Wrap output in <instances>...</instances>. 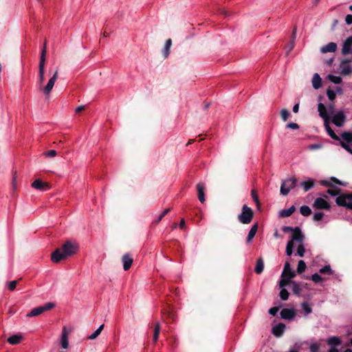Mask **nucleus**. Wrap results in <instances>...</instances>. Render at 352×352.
Returning a JSON list of instances; mask_svg holds the SVG:
<instances>
[{
	"mask_svg": "<svg viewBox=\"0 0 352 352\" xmlns=\"http://www.w3.org/2000/svg\"><path fill=\"white\" fill-rule=\"evenodd\" d=\"M264 270V262L261 258H259L256 261V266H255V272L258 274H260L263 272Z\"/></svg>",
	"mask_w": 352,
	"mask_h": 352,
	"instance_id": "cd10ccee",
	"label": "nucleus"
},
{
	"mask_svg": "<svg viewBox=\"0 0 352 352\" xmlns=\"http://www.w3.org/2000/svg\"><path fill=\"white\" fill-rule=\"evenodd\" d=\"M281 230L283 232H293V234L291 236V238L297 237L299 236L300 235H304L301 231V229L298 226L295 228H292L291 226H283Z\"/></svg>",
	"mask_w": 352,
	"mask_h": 352,
	"instance_id": "ddd939ff",
	"label": "nucleus"
},
{
	"mask_svg": "<svg viewBox=\"0 0 352 352\" xmlns=\"http://www.w3.org/2000/svg\"><path fill=\"white\" fill-rule=\"evenodd\" d=\"M122 261L123 263V269L126 271L131 268L133 259L129 254H125L122 256Z\"/></svg>",
	"mask_w": 352,
	"mask_h": 352,
	"instance_id": "f3484780",
	"label": "nucleus"
},
{
	"mask_svg": "<svg viewBox=\"0 0 352 352\" xmlns=\"http://www.w3.org/2000/svg\"><path fill=\"white\" fill-rule=\"evenodd\" d=\"M294 113H298V111H299V104L297 103V104H295L293 107V109H292Z\"/></svg>",
	"mask_w": 352,
	"mask_h": 352,
	"instance_id": "e2e57ef3",
	"label": "nucleus"
},
{
	"mask_svg": "<svg viewBox=\"0 0 352 352\" xmlns=\"http://www.w3.org/2000/svg\"><path fill=\"white\" fill-rule=\"evenodd\" d=\"M321 78L318 73L314 74L312 78V86L315 89H318L321 87Z\"/></svg>",
	"mask_w": 352,
	"mask_h": 352,
	"instance_id": "5701e85b",
	"label": "nucleus"
},
{
	"mask_svg": "<svg viewBox=\"0 0 352 352\" xmlns=\"http://www.w3.org/2000/svg\"><path fill=\"white\" fill-rule=\"evenodd\" d=\"M297 179L294 177H290L284 180L280 186V194L286 196L290 190L293 189L296 184Z\"/></svg>",
	"mask_w": 352,
	"mask_h": 352,
	"instance_id": "39448f33",
	"label": "nucleus"
},
{
	"mask_svg": "<svg viewBox=\"0 0 352 352\" xmlns=\"http://www.w3.org/2000/svg\"><path fill=\"white\" fill-rule=\"evenodd\" d=\"M12 188L13 190H16V189L17 188V184H16V176L15 175H14L13 178H12Z\"/></svg>",
	"mask_w": 352,
	"mask_h": 352,
	"instance_id": "052dcab7",
	"label": "nucleus"
},
{
	"mask_svg": "<svg viewBox=\"0 0 352 352\" xmlns=\"http://www.w3.org/2000/svg\"><path fill=\"white\" fill-rule=\"evenodd\" d=\"M21 340L22 336L21 335H13L8 338V342L10 344H17L21 342Z\"/></svg>",
	"mask_w": 352,
	"mask_h": 352,
	"instance_id": "7c9ffc66",
	"label": "nucleus"
},
{
	"mask_svg": "<svg viewBox=\"0 0 352 352\" xmlns=\"http://www.w3.org/2000/svg\"><path fill=\"white\" fill-rule=\"evenodd\" d=\"M300 186L303 187L305 192L311 189L314 186V182L312 179H308L307 181H303L300 183Z\"/></svg>",
	"mask_w": 352,
	"mask_h": 352,
	"instance_id": "c756f323",
	"label": "nucleus"
},
{
	"mask_svg": "<svg viewBox=\"0 0 352 352\" xmlns=\"http://www.w3.org/2000/svg\"><path fill=\"white\" fill-rule=\"evenodd\" d=\"M336 203L339 206H344L352 210V192L338 196L336 199Z\"/></svg>",
	"mask_w": 352,
	"mask_h": 352,
	"instance_id": "7ed1b4c3",
	"label": "nucleus"
},
{
	"mask_svg": "<svg viewBox=\"0 0 352 352\" xmlns=\"http://www.w3.org/2000/svg\"><path fill=\"white\" fill-rule=\"evenodd\" d=\"M16 284H17V281L16 280H12V281L8 282L7 283V286H8V288L10 291H13V290L15 289V288L16 287Z\"/></svg>",
	"mask_w": 352,
	"mask_h": 352,
	"instance_id": "de8ad7c7",
	"label": "nucleus"
},
{
	"mask_svg": "<svg viewBox=\"0 0 352 352\" xmlns=\"http://www.w3.org/2000/svg\"><path fill=\"white\" fill-rule=\"evenodd\" d=\"M31 186L41 191H45L49 189L48 185L40 179H36L34 182H32Z\"/></svg>",
	"mask_w": 352,
	"mask_h": 352,
	"instance_id": "a211bd4d",
	"label": "nucleus"
},
{
	"mask_svg": "<svg viewBox=\"0 0 352 352\" xmlns=\"http://www.w3.org/2000/svg\"><path fill=\"white\" fill-rule=\"evenodd\" d=\"M336 184L342 185L341 182L334 177H331L329 181L324 182V185L327 186L334 187Z\"/></svg>",
	"mask_w": 352,
	"mask_h": 352,
	"instance_id": "2f4dec72",
	"label": "nucleus"
},
{
	"mask_svg": "<svg viewBox=\"0 0 352 352\" xmlns=\"http://www.w3.org/2000/svg\"><path fill=\"white\" fill-rule=\"evenodd\" d=\"M257 230H258V226H257V223H255L252 226L251 229L250 230V231L248 232V234L247 236V240H246L248 243H251L252 242V239L254 237V236L257 232Z\"/></svg>",
	"mask_w": 352,
	"mask_h": 352,
	"instance_id": "4be33fe9",
	"label": "nucleus"
},
{
	"mask_svg": "<svg viewBox=\"0 0 352 352\" xmlns=\"http://www.w3.org/2000/svg\"><path fill=\"white\" fill-rule=\"evenodd\" d=\"M342 54L343 55L352 54V36L347 37L343 42Z\"/></svg>",
	"mask_w": 352,
	"mask_h": 352,
	"instance_id": "9b49d317",
	"label": "nucleus"
},
{
	"mask_svg": "<svg viewBox=\"0 0 352 352\" xmlns=\"http://www.w3.org/2000/svg\"><path fill=\"white\" fill-rule=\"evenodd\" d=\"M285 273L289 274V276L287 278L291 279L295 276V272L293 270H292L291 266H290V264L289 262H286L285 263L282 276H283Z\"/></svg>",
	"mask_w": 352,
	"mask_h": 352,
	"instance_id": "393cba45",
	"label": "nucleus"
},
{
	"mask_svg": "<svg viewBox=\"0 0 352 352\" xmlns=\"http://www.w3.org/2000/svg\"><path fill=\"white\" fill-rule=\"evenodd\" d=\"M345 120L346 116L344 111H339L333 116L331 121L336 126L341 127L343 126Z\"/></svg>",
	"mask_w": 352,
	"mask_h": 352,
	"instance_id": "9d476101",
	"label": "nucleus"
},
{
	"mask_svg": "<svg viewBox=\"0 0 352 352\" xmlns=\"http://www.w3.org/2000/svg\"><path fill=\"white\" fill-rule=\"evenodd\" d=\"M279 310L278 307H273L269 309V314L273 316H276Z\"/></svg>",
	"mask_w": 352,
	"mask_h": 352,
	"instance_id": "5fc2aeb1",
	"label": "nucleus"
},
{
	"mask_svg": "<svg viewBox=\"0 0 352 352\" xmlns=\"http://www.w3.org/2000/svg\"><path fill=\"white\" fill-rule=\"evenodd\" d=\"M305 269H306V264H305V261L302 260L299 261L298 263L297 272L299 274H301L305 272Z\"/></svg>",
	"mask_w": 352,
	"mask_h": 352,
	"instance_id": "a19ab883",
	"label": "nucleus"
},
{
	"mask_svg": "<svg viewBox=\"0 0 352 352\" xmlns=\"http://www.w3.org/2000/svg\"><path fill=\"white\" fill-rule=\"evenodd\" d=\"M311 280L314 283H318L322 280V278L320 274H318V273H314V274L311 275Z\"/></svg>",
	"mask_w": 352,
	"mask_h": 352,
	"instance_id": "49530a36",
	"label": "nucleus"
},
{
	"mask_svg": "<svg viewBox=\"0 0 352 352\" xmlns=\"http://www.w3.org/2000/svg\"><path fill=\"white\" fill-rule=\"evenodd\" d=\"M197 189L198 192V199L200 202L204 203L205 201V186L204 184L199 183L197 185Z\"/></svg>",
	"mask_w": 352,
	"mask_h": 352,
	"instance_id": "412c9836",
	"label": "nucleus"
},
{
	"mask_svg": "<svg viewBox=\"0 0 352 352\" xmlns=\"http://www.w3.org/2000/svg\"><path fill=\"white\" fill-rule=\"evenodd\" d=\"M289 283H290L292 285V290L293 293L294 294H296V296H300V292H301V289L300 287L299 284L298 283H296V281L291 280V279H289Z\"/></svg>",
	"mask_w": 352,
	"mask_h": 352,
	"instance_id": "a878e982",
	"label": "nucleus"
},
{
	"mask_svg": "<svg viewBox=\"0 0 352 352\" xmlns=\"http://www.w3.org/2000/svg\"><path fill=\"white\" fill-rule=\"evenodd\" d=\"M104 329V324H101L94 332H93L90 336H88V339L94 340L96 339L101 333L102 329Z\"/></svg>",
	"mask_w": 352,
	"mask_h": 352,
	"instance_id": "f704fd0d",
	"label": "nucleus"
},
{
	"mask_svg": "<svg viewBox=\"0 0 352 352\" xmlns=\"http://www.w3.org/2000/svg\"><path fill=\"white\" fill-rule=\"evenodd\" d=\"M171 45H172V41H171V39L169 38L166 41V43H165V45H164V47L163 50V54L165 58H167L168 56L169 55L170 48L171 47Z\"/></svg>",
	"mask_w": 352,
	"mask_h": 352,
	"instance_id": "473e14b6",
	"label": "nucleus"
},
{
	"mask_svg": "<svg viewBox=\"0 0 352 352\" xmlns=\"http://www.w3.org/2000/svg\"><path fill=\"white\" fill-rule=\"evenodd\" d=\"M305 249L303 244L300 243L297 248V255L300 257H303L305 255Z\"/></svg>",
	"mask_w": 352,
	"mask_h": 352,
	"instance_id": "c03bdc74",
	"label": "nucleus"
},
{
	"mask_svg": "<svg viewBox=\"0 0 352 352\" xmlns=\"http://www.w3.org/2000/svg\"><path fill=\"white\" fill-rule=\"evenodd\" d=\"M179 227L183 229L184 227H185V221L184 219H182L181 221H180V223H179Z\"/></svg>",
	"mask_w": 352,
	"mask_h": 352,
	"instance_id": "0e129e2a",
	"label": "nucleus"
},
{
	"mask_svg": "<svg viewBox=\"0 0 352 352\" xmlns=\"http://www.w3.org/2000/svg\"><path fill=\"white\" fill-rule=\"evenodd\" d=\"M341 339L337 336H331L327 338V343L330 347L336 348L341 344Z\"/></svg>",
	"mask_w": 352,
	"mask_h": 352,
	"instance_id": "aec40b11",
	"label": "nucleus"
},
{
	"mask_svg": "<svg viewBox=\"0 0 352 352\" xmlns=\"http://www.w3.org/2000/svg\"><path fill=\"white\" fill-rule=\"evenodd\" d=\"M322 147V145L320 144H313L308 146L309 150H316L319 149Z\"/></svg>",
	"mask_w": 352,
	"mask_h": 352,
	"instance_id": "6e6d98bb",
	"label": "nucleus"
},
{
	"mask_svg": "<svg viewBox=\"0 0 352 352\" xmlns=\"http://www.w3.org/2000/svg\"><path fill=\"white\" fill-rule=\"evenodd\" d=\"M285 329V325L280 322L273 327L272 332L276 337H280L283 334Z\"/></svg>",
	"mask_w": 352,
	"mask_h": 352,
	"instance_id": "dca6fc26",
	"label": "nucleus"
},
{
	"mask_svg": "<svg viewBox=\"0 0 352 352\" xmlns=\"http://www.w3.org/2000/svg\"><path fill=\"white\" fill-rule=\"evenodd\" d=\"M55 306L54 303L53 302H47L42 306L34 307L32 309V311L27 314L28 317H34L36 316H38L43 312L48 311L52 308H54Z\"/></svg>",
	"mask_w": 352,
	"mask_h": 352,
	"instance_id": "423d86ee",
	"label": "nucleus"
},
{
	"mask_svg": "<svg viewBox=\"0 0 352 352\" xmlns=\"http://www.w3.org/2000/svg\"><path fill=\"white\" fill-rule=\"evenodd\" d=\"M252 210L246 205H244L241 214L239 215V221L243 224L250 223L252 219Z\"/></svg>",
	"mask_w": 352,
	"mask_h": 352,
	"instance_id": "20e7f679",
	"label": "nucleus"
},
{
	"mask_svg": "<svg viewBox=\"0 0 352 352\" xmlns=\"http://www.w3.org/2000/svg\"><path fill=\"white\" fill-rule=\"evenodd\" d=\"M296 210L294 206H292L287 209H283L279 212V216L281 217H287L292 215Z\"/></svg>",
	"mask_w": 352,
	"mask_h": 352,
	"instance_id": "b1692460",
	"label": "nucleus"
},
{
	"mask_svg": "<svg viewBox=\"0 0 352 352\" xmlns=\"http://www.w3.org/2000/svg\"><path fill=\"white\" fill-rule=\"evenodd\" d=\"M84 109V106H79L76 109V112H80Z\"/></svg>",
	"mask_w": 352,
	"mask_h": 352,
	"instance_id": "774afa93",
	"label": "nucleus"
},
{
	"mask_svg": "<svg viewBox=\"0 0 352 352\" xmlns=\"http://www.w3.org/2000/svg\"><path fill=\"white\" fill-rule=\"evenodd\" d=\"M78 250V245L76 243L71 241H67L62 245L61 248H57L51 256L52 262L57 263L62 260L75 254Z\"/></svg>",
	"mask_w": 352,
	"mask_h": 352,
	"instance_id": "f03ea898",
	"label": "nucleus"
},
{
	"mask_svg": "<svg viewBox=\"0 0 352 352\" xmlns=\"http://www.w3.org/2000/svg\"><path fill=\"white\" fill-rule=\"evenodd\" d=\"M328 79L333 83L339 85L342 82V79L340 76H334L333 74L328 75Z\"/></svg>",
	"mask_w": 352,
	"mask_h": 352,
	"instance_id": "c9c22d12",
	"label": "nucleus"
},
{
	"mask_svg": "<svg viewBox=\"0 0 352 352\" xmlns=\"http://www.w3.org/2000/svg\"><path fill=\"white\" fill-rule=\"evenodd\" d=\"M328 352H339L337 348L330 347Z\"/></svg>",
	"mask_w": 352,
	"mask_h": 352,
	"instance_id": "338daca9",
	"label": "nucleus"
},
{
	"mask_svg": "<svg viewBox=\"0 0 352 352\" xmlns=\"http://www.w3.org/2000/svg\"><path fill=\"white\" fill-rule=\"evenodd\" d=\"M289 278H283L279 281V287L280 288L279 296L282 300H287L289 298V292L285 288V287L289 284Z\"/></svg>",
	"mask_w": 352,
	"mask_h": 352,
	"instance_id": "1a4fd4ad",
	"label": "nucleus"
},
{
	"mask_svg": "<svg viewBox=\"0 0 352 352\" xmlns=\"http://www.w3.org/2000/svg\"><path fill=\"white\" fill-rule=\"evenodd\" d=\"M318 111L319 112V116L324 120V122L329 121V113H328L327 109L324 104L320 102L318 104Z\"/></svg>",
	"mask_w": 352,
	"mask_h": 352,
	"instance_id": "2eb2a0df",
	"label": "nucleus"
},
{
	"mask_svg": "<svg viewBox=\"0 0 352 352\" xmlns=\"http://www.w3.org/2000/svg\"><path fill=\"white\" fill-rule=\"evenodd\" d=\"M324 217V213L322 212H317L314 214L313 219L315 221H321Z\"/></svg>",
	"mask_w": 352,
	"mask_h": 352,
	"instance_id": "37998d69",
	"label": "nucleus"
},
{
	"mask_svg": "<svg viewBox=\"0 0 352 352\" xmlns=\"http://www.w3.org/2000/svg\"><path fill=\"white\" fill-rule=\"evenodd\" d=\"M60 344H61V346L63 349H68V347H69L68 336H67V333L65 331V330H63V331L62 333Z\"/></svg>",
	"mask_w": 352,
	"mask_h": 352,
	"instance_id": "c85d7f7f",
	"label": "nucleus"
},
{
	"mask_svg": "<svg viewBox=\"0 0 352 352\" xmlns=\"http://www.w3.org/2000/svg\"><path fill=\"white\" fill-rule=\"evenodd\" d=\"M160 332V327L159 323H157L155 326L154 333H153V340L154 342H156L157 341Z\"/></svg>",
	"mask_w": 352,
	"mask_h": 352,
	"instance_id": "ea45409f",
	"label": "nucleus"
},
{
	"mask_svg": "<svg viewBox=\"0 0 352 352\" xmlns=\"http://www.w3.org/2000/svg\"><path fill=\"white\" fill-rule=\"evenodd\" d=\"M170 210V208H166L157 217L156 222H160L163 217Z\"/></svg>",
	"mask_w": 352,
	"mask_h": 352,
	"instance_id": "603ef678",
	"label": "nucleus"
},
{
	"mask_svg": "<svg viewBox=\"0 0 352 352\" xmlns=\"http://www.w3.org/2000/svg\"><path fill=\"white\" fill-rule=\"evenodd\" d=\"M280 115L283 120L286 121L288 119L289 116H290V113L287 109H283L280 111Z\"/></svg>",
	"mask_w": 352,
	"mask_h": 352,
	"instance_id": "a18cd8bd",
	"label": "nucleus"
},
{
	"mask_svg": "<svg viewBox=\"0 0 352 352\" xmlns=\"http://www.w3.org/2000/svg\"><path fill=\"white\" fill-rule=\"evenodd\" d=\"M286 128L293 130H297L299 129V125L295 122H290L286 125Z\"/></svg>",
	"mask_w": 352,
	"mask_h": 352,
	"instance_id": "3c124183",
	"label": "nucleus"
},
{
	"mask_svg": "<svg viewBox=\"0 0 352 352\" xmlns=\"http://www.w3.org/2000/svg\"><path fill=\"white\" fill-rule=\"evenodd\" d=\"M328 110L329 114H332L334 112V104L333 103H330L328 105Z\"/></svg>",
	"mask_w": 352,
	"mask_h": 352,
	"instance_id": "680f3d73",
	"label": "nucleus"
},
{
	"mask_svg": "<svg viewBox=\"0 0 352 352\" xmlns=\"http://www.w3.org/2000/svg\"><path fill=\"white\" fill-rule=\"evenodd\" d=\"M309 349L311 352H318L320 349V345L316 342L312 343L311 344Z\"/></svg>",
	"mask_w": 352,
	"mask_h": 352,
	"instance_id": "8fccbe9b",
	"label": "nucleus"
},
{
	"mask_svg": "<svg viewBox=\"0 0 352 352\" xmlns=\"http://www.w3.org/2000/svg\"><path fill=\"white\" fill-rule=\"evenodd\" d=\"M342 138L346 142V144L352 143V133L344 132L342 133Z\"/></svg>",
	"mask_w": 352,
	"mask_h": 352,
	"instance_id": "e433bc0d",
	"label": "nucleus"
},
{
	"mask_svg": "<svg viewBox=\"0 0 352 352\" xmlns=\"http://www.w3.org/2000/svg\"><path fill=\"white\" fill-rule=\"evenodd\" d=\"M337 50V44L333 42H330L321 47L320 52L323 54L327 52H335Z\"/></svg>",
	"mask_w": 352,
	"mask_h": 352,
	"instance_id": "6ab92c4d",
	"label": "nucleus"
},
{
	"mask_svg": "<svg viewBox=\"0 0 352 352\" xmlns=\"http://www.w3.org/2000/svg\"><path fill=\"white\" fill-rule=\"evenodd\" d=\"M320 273L325 274H332L333 273L332 269L331 268V266L329 265H326L324 267H321L319 270Z\"/></svg>",
	"mask_w": 352,
	"mask_h": 352,
	"instance_id": "4c0bfd02",
	"label": "nucleus"
},
{
	"mask_svg": "<svg viewBox=\"0 0 352 352\" xmlns=\"http://www.w3.org/2000/svg\"><path fill=\"white\" fill-rule=\"evenodd\" d=\"M351 59L342 60L340 64V74L344 76H348L352 73V65Z\"/></svg>",
	"mask_w": 352,
	"mask_h": 352,
	"instance_id": "6e6552de",
	"label": "nucleus"
},
{
	"mask_svg": "<svg viewBox=\"0 0 352 352\" xmlns=\"http://www.w3.org/2000/svg\"><path fill=\"white\" fill-rule=\"evenodd\" d=\"M44 155H45L46 157H52L56 156V151L55 150H50V151H47V152L44 153Z\"/></svg>",
	"mask_w": 352,
	"mask_h": 352,
	"instance_id": "4d7b16f0",
	"label": "nucleus"
},
{
	"mask_svg": "<svg viewBox=\"0 0 352 352\" xmlns=\"http://www.w3.org/2000/svg\"><path fill=\"white\" fill-rule=\"evenodd\" d=\"M296 316L294 309H283L280 311V317L285 320H293Z\"/></svg>",
	"mask_w": 352,
	"mask_h": 352,
	"instance_id": "4468645a",
	"label": "nucleus"
},
{
	"mask_svg": "<svg viewBox=\"0 0 352 352\" xmlns=\"http://www.w3.org/2000/svg\"><path fill=\"white\" fill-rule=\"evenodd\" d=\"M341 146L343 147L346 151H347L349 153L352 154V143L351 144H346L344 142H341Z\"/></svg>",
	"mask_w": 352,
	"mask_h": 352,
	"instance_id": "09e8293b",
	"label": "nucleus"
},
{
	"mask_svg": "<svg viewBox=\"0 0 352 352\" xmlns=\"http://www.w3.org/2000/svg\"><path fill=\"white\" fill-rule=\"evenodd\" d=\"M336 92L338 93V94H342V89L341 87H336Z\"/></svg>",
	"mask_w": 352,
	"mask_h": 352,
	"instance_id": "69168bd1",
	"label": "nucleus"
},
{
	"mask_svg": "<svg viewBox=\"0 0 352 352\" xmlns=\"http://www.w3.org/2000/svg\"><path fill=\"white\" fill-rule=\"evenodd\" d=\"M300 212L304 217H308L311 214V210L308 206H302L300 208Z\"/></svg>",
	"mask_w": 352,
	"mask_h": 352,
	"instance_id": "72a5a7b5",
	"label": "nucleus"
},
{
	"mask_svg": "<svg viewBox=\"0 0 352 352\" xmlns=\"http://www.w3.org/2000/svg\"><path fill=\"white\" fill-rule=\"evenodd\" d=\"M345 21L347 25L352 24V14H347L345 17Z\"/></svg>",
	"mask_w": 352,
	"mask_h": 352,
	"instance_id": "bf43d9fd",
	"label": "nucleus"
},
{
	"mask_svg": "<svg viewBox=\"0 0 352 352\" xmlns=\"http://www.w3.org/2000/svg\"><path fill=\"white\" fill-rule=\"evenodd\" d=\"M304 239L305 235H300L299 236L297 237L290 238L286 245V254L289 256L292 254L294 248V241L302 243Z\"/></svg>",
	"mask_w": 352,
	"mask_h": 352,
	"instance_id": "0eeeda50",
	"label": "nucleus"
},
{
	"mask_svg": "<svg viewBox=\"0 0 352 352\" xmlns=\"http://www.w3.org/2000/svg\"><path fill=\"white\" fill-rule=\"evenodd\" d=\"M327 192V194H329V195H331L332 197H336V196H338V194L340 193V190L339 189H337V190L328 189Z\"/></svg>",
	"mask_w": 352,
	"mask_h": 352,
	"instance_id": "864d4df0",
	"label": "nucleus"
},
{
	"mask_svg": "<svg viewBox=\"0 0 352 352\" xmlns=\"http://www.w3.org/2000/svg\"><path fill=\"white\" fill-rule=\"evenodd\" d=\"M327 96L330 100L333 101L335 100V98L336 97V92L335 90H333L331 89H327Z\"/></svg>",
	"mask_w": 352,
	"mask_h": 352,
	"instance_id": "79ce46f5",
	"label": "nucleus"
},
{
	"mask_svg": "<svg viewBox=\"0 0 352 352\" xmlns=\"http://www.w3.org/2000/svg\"><path fill=\"white\" fill-rule=\"evenodd\" d=\"M252 199L254 201V202L258 206L259 205L258 197L254 190H252Z\"/></svg>",
	"mask_w": 352,
	"mask_h": 352,
	"instance_id": "13d9d810",
	"label": "nucleus"
},
{
	"mask_svg": "<svg viewBox=\"0 0 352 352\" xmlns=\"http://www.w3.org/2000/svg\"><path fill=\"white\" fill-rule=\"evenodd\" d=\"M46 42L44 43L43 50L41 52L40 60L38 64V74L36 86L40 91H42L45 96H49L54 84L58 78V69L55 71L52 76L49 79L47 85L43 87V82L45 80V56H46Z\"/></svg>",
	"mask_w": 352,
	"mask_h": 352,
	"instance_id": "f257e3e1",
	"label": "nucleus"
},
{
	"mask_svg": "<svg viewBox=\"0 0 352 352\" xmlns=\"http://www.w3.org/2000/svg\"><path fill=\"white\" fill-rule=\"evenodd\" d=\"M313 207L316 209H330L329 204L326 200L321 197H318L315 199L313 204Z\"/></svg>",
	"mask_w": 352,
	"mask_h": 352,
	"instance_id": "f8f14e48",
	"label": "nucleus"
},
{
	"mask_svg": "<svg viewBox=\"0 0 352 352\" xmlns=\"http://www.w3.org/2000/svg\"><path fill=\"white\" fill-rule=\"evenodd\" d=\"M324 122V128H325V130L327 131L328 135L332 138V139H334V140H338V137L336 135V134L335 133V132L333 131V130L331 128V126H329V121H327V122Z\"/></svg>",
	"mask_w": 352,
	"mask_h": 352,
	"instance_id": "bb28decb",
	"label": "nucleus"
},
{
	"mask_svg": "<svg viewBox=\"0 0 352 352\" xmlns=\"http://www.w3.org/2000/svg\"><path fill=\"white\" fill-rule=\"evenodd\" d=\"M301 307L302 310L305 311V314H309L312 312V309L307 302H303L301 304Z\"/></svg>",
	"mask_w": 352,
	"mask_h": 352,
	"instance_id": "58836bf2",
	"label": "nucleus"
}]
</instances>
